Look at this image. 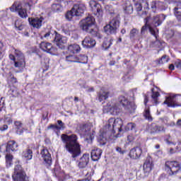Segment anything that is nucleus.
<instances>
[{
    "label": "nucleus",
    "mask_w": 181,
    "mask_h": 181,
    "mask_svg": "<svg viewBox=\"0 0 181 181\" xmlns=\"http://www.w3.org/2000/svg\"><path fill=\"white\" fill-rule=\"evenodd\" d=\"M146 15H148V12L143 11L141 16V18H144V16H146Z\"/></svg>",
    "instance_id": "obj_63"
},
{
    "label": "nucleus",
    "mask_w": 181,
    "mask_h": 181,
    "mask_svg": "<svg viewBox=\"0 0 181 181\" xmlns=\"http://www.w3.org/2000/svg\"><path fill=\"white\" fill-rule=\"evenodd\" d=\"M169 62V57L166 55H163L161 59H159V64H163L164 63H168Z\"/></svg>",
    "instance_id": "obj_44"
},
{
    "label": "nucleus",
    "mask_w": 181,
    "mask_h": 181,
    "mask_svg": "<svg viewBox=\"0 0 181 181\" xmlns=\"http://www.w3.org/2000/svg\"><path fill=\"white\" fill-rule=\"evenodd\" d=\"M18 149V144L15 141H10L8 142L6 151V152H13L14 151H16Z\"/></svg>",
    "instance_id": "obj_30"
},
{
    "label": "nucleus",
    "mask_w": 181,
    "mask_h": 181,
    "mask_svg": "<svg viewBox=\"0 0 181 181\" xmlns=\"http://www.w3.org/2000/svg\"><path fill=\"white\" fill-rule=\"evenodd\" d=\"M112 42H114V40H112V38L105 39L103 44V49H105V50H107V49H110V47H111V45H112Z\"/></svg>",
    "instance_id": "obj_38"
},
{
    "label": "nucleus",
    "mask_w": 181,
    "mask_h": 181,
    "mask_svg": "<svg viewBox=\"0 0 181 181\" xmlns=\"http://www.w3.org/2000/svg\"><path fill=\"white\" fill-rule=\"evenodd\" d=\"M116 151L117 152H119V153H121V155H124V153H125V151L122 150V148H121L120 147H117Z\"/></svg>",
    "instance_id": "obj_56"
},
{
    "label": "nucleus",
    "mask_w": 181,
    "mask_h": 181,
    "mask_svg": "<svg viewBox=\"0 0 181 181\" xmlns=\"http://www.w3.org/2000/svg\"><path fill=\"white\" fill-rule=\"evenodd\" d=\"M12 118L11 117H6L5 119V122H6L7 124H12Z\"/></svg>",
    "instance_id": "obj_59"
},
{
    "label": "nucleus",
    "mask_w": 181,
    "mask_h": 181,
    "mask_svg": "<svg viewBox=\"0 0 181 181\" xmlns=\"http://www.w3.org/2000/svg\"><path fill=\"white\" fill-rule=\"evenodd\" d=\"M13 158V157L11 154H7L6 156V162L7 165H9V166H11V163H12Z\"/></svg>",
    "instance_id": "obj_46"
},
{
    "label": "nucleus",
    "mask_w": 181,
    "mask_h": 181,
    "mask_svg": "<svg viewBox=\"0 0 181 181\" xmlns=\"http://www.w3.org/2000/svg\"><path fill=\"white\" fill-rule=\"evenodd\" d=\"M166 143L168 144V145H176V143L172 142L169 140H166Z\"/></svg>",
    "instance_id": "obj_61"
},
{
    "label": "nucleus",
    "mask_w": 181,
    "mask_h": 181,
    "mask_svg": "<svg viewBox=\"0 0 181 181\" xmlns=\"http://www.w3.org/2000/svg\"><path fill=\"white\" fill-rule=\"evenodd\" d=\"M136 127V124L135 123H129L125 127V131H134Z\"/></svg>",
    "instance_id": "obj_42"
},
{
    "label": "nucleus",
    "mask_w": 181,
    "mask_h": 181,
    "mask_svg": "<svg viewBox=\"0 0 181 181\" xmlns=\"http://www.w3.org/2000/svg\"><path fill=\"white\" fill-rule=\"evenodd\" d=\"M61 139L64 144V148L71 153L73 158H77V156H80L81 153V148L80 147V144L77 141L78 138H77V135L71 134H62Z\"/></svg>",
    "instance_id": "obj_2"
},
{
    "label": "nucleus",
    "mask_w": 181,
    "mask_h": 181,
    "mask_svg": "<svg viewBox=\"0 0 181 181\" xmlns=\"http://www.w3.org/2000/svg\"><path fill=\"white\" fill-rule=\"evenodd\" d=\"M52 9L55 11H60L62 9V6L60 4H54L52 6Z\"/></svg>",
    "instance_id": "obj_48"
},
{
    "label": "nucleus",
    "mask_w": 181,
    "mask_h": 181,
    "mask_svg": "<svg viewBox=\"0 0 181 181\" xmlns=\"http://www.w3.org/2000/svg\"><path fill=\"white\" fill-rule=\"evenodd\" d=\"M98 95L99 101L101 102V101H104V100H107V98L110 97V90H108L101 89V90L100 91Z\"/></svg>",
    "instance_id": "obj_29"
},
{
    "label": "nucleus",
    "mask_w": 181,
    "mask_h": 181,
    "mask_svg": "<svg viewBox=\"0 0 181 181\" xmlns=\"http://www.w3.org/2000/svg\"><path fill=\"white\" fill-rule=\"evenodd\" d=\"M123 8L125 13L131 14L134 12V7L129 1H127L124 4Z\"/></svg>",
    "instance_id": "obj_33"
},
{
    "label": "nucleus",
    "mask_w": 181,
    "mask_h": 181,
    "mask_svg": "<svg viewBox=\"0 0 181 181\" xmlns=\"http://www.w3.org/2000/svg\"><path fill=\"white\" fill-rule=\"evenodd\" d=\"M40 155L44 162L50 166L52 165V155H50V153H49V150L46 148L42 149L41 151Z\"/></svg>",
    "instance_id": "obj_19"
},
{
    "label": "nucleus",
    "mask_w": 181,
    "mask_h": 181,
    "mask_svg": "<svg viewBox=\"0 0 181 181\" xmlns=\"http://www.w3.org/2000/svg\"><path fill=\"white\" fill-rule=\"evenodd\" d=\"M166 19V16L163 14H160L154 16L153 18H150V23L151 26H160L162 25V22Z\"/></svg>",
    "instance_id": "obj_17"
},
{
    "label": "nucleus",
    "mask_w": 181,
    "mask_h": 181,
    "mask_svg": "<svg viewBox=\"0 0 181 181\" xmlns=\"http://www.w3.org/2000/svg\"><path fill=\"white\" fill-rule=\"evenodd\" d=\"M44 37L45 39H47V40H50V39H52V37H53V33H52L51 31H47V33H45V34L44 35Z\"/></svg>",
    "instance_id": "obj_47"
},
{
    "label": "nucleus",
    "mask_w": 181,
    "mask_h": 181,
    "mask_svg": "<svg viewBox=\"0 0 181 181\" xmlns=\"http://www.w3.org/2000/svg\"><path fill=\"white\" fill-rule=\"evenodd\" d=\"M6 129H8V125L6 124H4L1 127H0L1 131H6Z\"/></svg>",
    "instance_id": "obj_60"
},
{
    "label": "nucleus",
    "mask_w": 181,
    "mask_h": 181,
    "mask_svg": "<svg viewBox=\"0 0 181 181\" xmlns=\"http://www.w3.org/2000/svg\"><path fill=\"white\" fill-rule=\"evenodd\" d=\"M45 62H43V61L42 62V64L43 63H45V69L46 70H47V69H49V62H50V59H49V58H45L44 59Z\"/></svg>",
    "instance_id": "obj_53"
},
{
    "label": "nucleus",
    "mask_w": 181,
    "mask_h": 181,
    "mask_svg": "<svg viewBox=\"0 0 181 181\" xmlns=\"http://www.w3.org/2000/svg\"><path fill=\"white\" fill-rule=\"evenodd\" d=\"M122 119L110 118L106 125L103 127V130L98 137V141L100 145H105L107 144V132H115V131L121 132L122 131Z\"/></svg>",
    "instance_id": "obj_1"
},
{
    "label": "nucleus",
    "mask_w": 181,
    "mask_h": 181,
    "mask_svg": "<svg viewBox=\"0 0 181 181\" xmlns=\"http://www.w3.org/2000/svg\"><path fill=\"white\" fill-rule=\"evenodd\" d=\"M165 167L168 175L170 176L176 175L180 170V164L177 161H167Z\"/></svg>",
    "instance_id": "obj_8"
},
{
    "label": "nucleus",
    "mask_w": 181,
    "mask_h": 181,
    "mask_svg": "<svg viewBox=\"0 0 181 181\" xmlns=\"http://www.w3.org/2000/svg\"><path fill=\"white\" fill-rule=\"evenodd\" d=\"M138 33H139V31L135 28H133L130 31V37H135Z\"/></svg>",
    "instance_id": "obj_49"
},
{
    "label": "nucleus",
    "mask_w": 181,
    "mask_h": 181,
    "mask_svg": "<svg viewBox=\"0 0 181 181\" xmlns=\"http://www.w3.org/2000/svg\"><path fill=\"white\" fill-rule=\"evenodd\" d=\"M95 23V19L94 17L89 16L80 22V26L82 30L95 36L97 35V28Z\"/></svg>",
    "instance_id": "obj_3"
},
{
    "label": "nucleus",
    "mask_w": 181,
    "mask_h": 181,
    "mask_svg": "<svg viewBox=\"0 0 181 181\" xmlns=\"http://www.w3.org/2000/svg\"><path fill=\"white\" fill-rule=\"evenodd\" d=\"M30 8L23 7L20 11H17L20 18L26 19L28 18V11H30Z\"/></svg>",
    "instance_id": "obj_35"
},
{
    "label": "nucleus",
    "mask_w": 181,
    "mask_h": 181,
    "mask_svg": "<svg viewBox=\"0 0 181 181\" xmlns=\"http://www.w3.org/2000/svg\"><path fill=\"white\" fill-rule=\"evenodd\" d=\"M142 155V149L140 147H136L131 149L129 156L132 159H138Z\"/></svg>",
    "instance_id": "obj_23"
},
{
    "label": "nucleus",
    "mask_w": 181,
    "mask_h": 181,
    "mask_svg": "<svg viewBox=\"0 0 181 181\" xmlns=\"http://www.w3.org/2000/svg\"><path fill=\"white\" fill-rule=\"evenodd\" d=\"M6 18V11H0V20L4 21Z\"/></svg>",
    "instance_id": "obj_51"
},
{
    "label": "nucleus",
    "mask_w": 181,
    "mask_h": 181,
    "mask_svg": "<svg viewBox=\"0 0 181 181\" xmlns=\"http://www.w3.org/2000/svg\"><path fill=\"white\" fill-rule=\"evenodd\" d=\"M103 151L100 148H96L92 150L91 151V158L92 160L97 161L101 158Z\"/></svg>",
    "instance_id": "obj_26"
},
{
    "label": "nucleus",
    "mask_w": 181,
    "mask_h": 181,
    "mask_svg": "<svg viewBox=\"0 0 181 181\" xmlns=\"http://www.w3.org/2000/svg\"><path fill=\"white\" fill-rule=\"evenodd\" d=\"M88 61V58L87 57V56L86 55H80L79 57H78V61L76 62V63H87V62Z\"/></svg>",
    "instance_id": "obj_40"
},
{
    "label": "nucleus",
    "mask_w": 181,
    "mask_h": 181,
    "mask_svg": "<svg viewBox=\"0 0 181 181\" xmlns=\"http://www.w3.org/2000/svg\"><path fill=\"white\" fill-rule=\"evenodd\" d=\"M65 62H67V63H77L78 57L74 53L68 52L65 56Z\"/></svg>",
    "instance_id": "obj_27"
},
{
    "label": "nucleus",
    "mask_w": 181,
    "mask_h": 181,
    "mask_svg": "<svg viewBox=\"0 0 181 181\" xmlns=\"http://www.w3.org/2000/svg\"><path fill=\"white\" fill-rule=\"evenodd\" d=\"M23 158H25L27 160H30L33 158V151L31 149H27L23 152Z\"/></svg>",
    "instance_id": "obj_37"
},
{
    "label": "nucleus",
    "mask_w": 181,
    "mask_h": 181,
    "mask_svg": "<svg viewBox=\"0 0 181 181\" xmlns=\"http://www.w3.org/2000/svg\"><path fill=\"white\" fill-rule=\"evenodd\" d=\"M153 168V161L152 160V158L147 157L143 165L144 173H150Z\"/></svg>",
    "instance_id": "obj_20"
},
{
    "label": "nucleus",
    "mask_w": 181,
    "mask_h": 181,
    "mask_svg": "<svg viewBox=\"0 0 181 181\" xmlns=\"http://www.w3.org/2000/svg\"><path fill=\"white\" fill-rule=\"evenodd\" d=\"M80 50H81V47L77 44H72L68 46V53H74V54H76V53H78Z\"/></svg>",
    "instance_id": "obj_31"
},
{
    "label": "nucleus",
    "mask_w": 181,
    "mask_h": 181,
    "mask_svg": "<svg viewBox=\"0 0 181 181\" xmlns=\"http://www.w3.org/2000/svg\"><path fill=\"white\" fill-rule=\"evenodd\" d=\"M104 110L106 112L110 111L112 115H118L119 112H121V107H119V105L115 103V102H108V103L104 106Z\"/></svg>",
    "instance_id": "obj_9"
},
{
    "label": "nucleus",
    "mask_w": 181,
    "mask_h": 181,
    "mask_svg": "<svg viewBox=\"0 0 181 181\" xmlns=\"http://www.w3.org/2000/svg\"><path fill=\"white\" fill-rule=\"evenodd\" d=\"M60 128L61 127L57 126V124H50L49 126L47 127V129H53L54 132H56V131H59Z\"/></svg>",
    "instance_id": "obj_45"
},
{
    "label": "nucleus",
    "mask_w": 181,
    "mask_h": 181,
    "mask_svg": "<svg viewBox=\"0 0 181 181\" xmlns=\"http://www.w3.org/2000/svg\"><path fill=\"white\" fill-rule=\"evenodd\" d=\"M73 16H76L74 11H73V8L71 11H68L65 15V18L68 21H71V19H73Z\"/></svg>",
    "instance_id": "obj_41"
},
{
    "label": "nucleus",
    "mask_w": 181,
    "mask_h": 181,
    "mask_svg": "<svg viewBox=\"0 0 181 181\" xmlns=\"http://www.w3.org/2000/svg\"><path fill=\"white\" fill-rule=\"evenodd\" d=\"M28 22L30 25L33 28H36V29H39V28L42 27V22H43V18H28Z\"/></svg>",
    "instance_id": "obj_22"
},
{
    "label": "nucleus",
    "mask_w": 181,
    "mask_h": 181,
    "mask_svg": "<svg viewBox=\"0 0 181 181\" xmlns=\"http://www.w3.org/2000/svg\"><path fill=\"white\" fill-rule=\"evenodd\" d=\"M151 17H147L144 18V23L145 25L141 28V35H145L146 31L149 30L150 33L156 37V39H158V33L159 32V30L158 28H152V25L151 24Z\"/></svg>",
    "instance_id": "obj_7"
},
{
    "label": "nucleus",
    "mask_w": 181,
    "mask_h": 181,
    "mask_svg": "<svg viewBox=\"0 0 181 181\" xmlns=\"http://www.w3.org/2000/svg\"><path fill=\"white\" fill-rule=\"evenodd\" d=\"M174 15L178 21H181V2L175 3L174 8Z\"/></svg>",
    "instance_id": "obj_32"
},
{
    "label": "nucleus",
    "mask_w": 181,
    "mask_h": 181,
    "mask_svg": "<svg viewBox=\"0 0 181 181\" xmlns=\"http://www.w3.org/2000/svg\"><path fill=\"white\" fill-rule=\"evenodd\" d=\"M14 53L16 57L13 54H10L9 59L14 62L15 67H18V69L25 67L26 62H25V55L19 49H15Z\"/></svg>",
    "instance_id": "obj_4"
},
{
    "label": "nucleus",
    "mask_w": 181,
    "mask_h": 181,
    "mask_svg": "<svg viewBox=\"0 0 181 181\" xmlns=\"http://www.w3.org/2000/svg\"><path fill=\"white\" fill-rule=\"evenodd\" d=\"M40 48L42 49L43 52L49 53V54H56V53H57V48L53 47V45L50 42H41L40 44Z\"/></svg>",
    "instance_id": "obj_14"
},
{
    "label": "nucleus",
    "mask_w": 181,
    "mask_h": 181,
    "mask_svg": "<svg viewBox=\"0 0 181 181\" xmlns=\"http://www.w3.org/2000/svg\"><path fill=\"white\" fill-rule=\"evenodd\" d=\"M144 115L146 119H148V121H152V116L151 115V112L149 111V109L145 110Z\"/></svg>",
    "instance_id": "obj_43"
},
{
    "label": "nucleus",
    "mask_w": 181,
    "mask_h": 181,
    "mask_svg": "<svg viewBox=\"0 0 181 181\" xmlns=\"http://www.w3.org/2000/svg\"><path fill=\"white\" fill-rule=\"evenodd\" d=\"M86 11V4L83 2H78L74 5L72 12H74L76 16H81Z\"/></svg>",
    "instance_id": "obj_16"
},
{
    "label": "nucleus",
    "mask_w": 181,
    "mask_h": 181,
    "mask_svg": "<svg viewBox=\"0 0 181 181\" xmlns=\"http://www.w3.org/2000/svg\"><path fill=\"white\" fill-rule=\"evenodd\" d=\"M54 42L56 43L57 46L60 49H63V45H66L67 43V37L62 36L60 34H57V33L54 32Z\"/></svg>",
    "instance_id": "obj_18"
},
{
    "label": "nucleus",
    "mask_w": 181,
    "mask_h": 181,
    "mask_svg": "<svg viewBox=\"0 0 181 181\" xmlns=\"http://www.w3.org/2000/svg\"><path fill=\"white\" fill-rule=\"evenodd\" d=\"M175 67H177V69H179V70H181V61H177L175 63Z\"/></svg>",
    "instance_id": "obj_55"
},
{
    "label": "nucleus",
    "mask_w": 181,
    "mask_h": 181,
    "mask_svg": "<svg viewBox=\"0 0 181 181\" xmlns=\"http://www.w3.org/2000/svg\"><path fill=\"white\" fill-rule=\"evenodd\" d=\"M57 122H58V124L59 125L58 127L60 128V129H63L64 125L63 122L62 120H58Z\"/></svg>",
    "instance_id": "obj_58"
},
{
    "label": "nucleus",
    "mask_w": 181,
    "mask_h": 181,
    "mask_svg": "<svg viewBox=\"0 0 181 181\" xmlns=\"http://www.w3.org/2000/svg\"><path fill=\"white\" fill-rule=\"evenodd\" d=\"M151 8L153 12H156V9H160L162 11L165 9V4L161 1H152L151 4Z\"/></svg>",
    "instance_id": "obj_28"
},
{
    "label": "nucleus",
    "mask_w": 181,
    "mask_h": 181,
    "mask_svg": "<svg viewBox=\"0 0 181 181\" xmlns=\"http://www.w3.org/2000/svg\"><path fill=\"white\" fill-rule=\"evenodd\" d=\"M150 128L151 134L163 132L165 131V128L163 126H158L156 124H152Z\"/></svg>",
    "instance_id": "obj_34"
},
{
    "label": "nucleus",
    "mask_w": 181,
    "mask_h": 181,
    "mask_svg": "<svg viewBox=\"0 0 181 181\" xmlns=\"http://www.w3.org/2000/svg\"><path fill=\"white\" fill-rule=\"evenodd\" d=\"M32 5L28 2L21 1H16L10 7L11 12H18L23 9V8H30Z\"/></svg>",
    "instance_id": "obj_12"
},
{
    "label": "nucleus",
    "mask_w": 181,
    "mask_h": 181,
    "mask_svg": "<svg viewBox=\"0 0 181 181\" xmlns=\"http://www.w3.org/2000/svg\"><path fill=\"white\" fill-rule=\"evenodd\" d=\"M135 5L137 12H141V11H142V5L139 3H136Z\"/></svg>",
    "instance_id": "obj_52"
},
{
    "label": "nucleus",
    "mask_w": 181,
    "mask_h": 181,
    "mask_svg": "<svg viewBox=\"0 0 181 181\" xmlns=\"http://www.w3.org/2000/svg\"><path fill=\"white\" fill-rule=\"evenodd\" d=\"M159 97H160V93L155 88L151 89V103L153 105H158L159 104Z\"/></svg>",
    "instance_id": "obj_24"
},
{
    "label": "nucleus",
    "mask_w": 181,
    "mask_h": 181,
    "mask_svg": "<svg viewBox=\"0 0 181 181\" xmlns=\"http://www.w3.org/2000/svg\"><path fill=\"white\" fill-rule=\"evenodd\" d=\"M89 5L91 8L92 12L98 17H103V9H101V5L97 3L96 1L90 0L89 2Z\"/></svg>",
    "instance_id": "obj_13"
},
{
    "label": "nucleus",
    "mask_w": 181,
    "mask_h": 181,
    "mask_svg": "<svg viewBox=\"0 0 181 181\" xmlns=\"http://www.w3.org/2000/svg\"><path fill=\"white\" fill-rule=\"evenodd\" d=\"M14 125L17 129L16 132L18 135L23 134V124L21 121L14 122Z\"/></svg>",
    "instance_id": "obj_36"
},
{
    "label": "nucleus",
    "mask_w": 181,
    "mask_h": 181,
    "mask_svg": "<svg viewBox=\"0 0 181 181\" xmlns=\"http://www.w3.org/2000/svg\"><path fill=\"white\" fill-rule=\"evenodd\" d=\"M177 125H178L179 127H181V119H179V120L177 122Z\"/></svg>",
    "instance_id": "obj_64"
},
{
    "label": "nucleus",
    "mask_w": 181,
    "mask_h": 181,
    "mask_svg": "<svg viewBox=\"0 0 181 181\" xmlns=\"http://www.w3.org/2000/svg\"><path fill=\"white\" fill-rule=\"evenodd\" d=\"M13 181H29V177L23 170L21 165H16L14 168V173L12 175Z\"/></svg>",
    "instance_id": "obj_6"
},
{
    "label": "nucleus",
    "mask_w": 181,
    "mask_h": 181,
    "mask_svg": "<svg viewBox=\"0 0 181 181\" xmlns=\"http://www.w3.org/2000/svg\"><path fill=\"white\" fill-rule=\"evenodd\" d=\"M119 102L125 108V110H127L129 112H134V111L136 110V105H135V103L128 101V99L125 98V96H120L119 98Z\"/></svg>",
    "instance_id": "obj_11"
},
{
    "label": "nucleus",
    "mask_w": 181,
    "mask_h": 181,
    "mask_svg": "<svg viewBox=\"0 0 181 181\" xmlns=\"http://www.w3.org/2000/svg\"><path fill=\"white\" fill-rule=\"evenodd\" d=\"M119 18L118 17H115L112 18L109 24L106 25L104 27V32L107 35H115L117 34V31L119 28Z\"/></svg>",
    "instance_id": "obj_5"
},
{
    "label": "nucleus",
    "mask_w": 181,
    "mask_h": 181,
    "mask_svg": "<svg viewBox=\"0 0 181 181\" xmlns=\"http://www.w3.org/2000/svg\"><path fill=\"white\" fill-rule=\"evenodd\" d=\"M4 47V43L0 41V60L2 59V48Z\"/></svg>",
    "instance_id": "obj_57"
},
{
    "label": "nucleus",
    "mask_w": 181,
    "mask_h": 181,
    "mask_svg": "<svg viewBox=\"0 0 181 181\" xmlns=\"http://www.w3.org/2000/svg\"><path fill=\"white\" fill-rule=\"evenodd\" d=\"M91 128L87 124H83L81 127V134L86 136V141L88 144H91L93 139H94V132H91Z\"/></svg>",
    "instance_id": "obj_10"
},
{
    "label": "nucleus",
    "mask_w": 181,
    "mask_h": 181,
    "mask_svg": "<svg viewBox=\"0 0 181 181\" xmlns=\"http://www.w3.org/2000/svg\"><path fill=\"white\" fill-rule=\"evenodd\" d=\"M105 8L106 9L107 12L109 13H114V9L112 8V6H105Z\"/></svg>",
    "instance_id": "obj_50"
},
{
    "label": "nucleus",
    "mask_w": 181,
    "mask_h": 181,
    "mask_svg": "<svg viewBox=\"0 0 181 181\" xmlns=\"http://www.w3.org/2000/svg\"><path fill=\"white\" fill-rule=\"evenodd\" d=\"M95 45H96L95 40L90 37H86L82 41L83 47H86V49H91V47H94Z\"/></svg>",
    "instance_id": "obj_21"
},
{
    "label": "nucleus",
    "mask_w": 181,
    "mask_h": 181,
    "mask_svg": "<svg viewBox=\"0 0 181 181\" xmlns=\"http://www.w3.org/2000/svg\"><path fill=\"white\" fill-rule=\"evenodd\" d=\"M175 95L170 94L168 96L165 97V100L163 104H165L168 107L171 108H175L176 107H181V103H177L175 98Z\"/></svg>",
    "instance_id": "obj_15"
},
{
    "label": "nucleus",
    "mask_w": 181,
    "mask_h": 181,
    "mask_svg": "<svg viewBox=\"0 0 181 181\" xmlns=\"http://www.w3.org/2000/svg\"><path fill=\"white\" fill-rule=\"evenodd\" d=\"M7 80L8 81H11V83H12V84H15V83H18V80L16 79V78H15L13 74H12V72H9L7 74Z\"/></svg>",
    "instance_id": "obj_39"
},
{
    "label": "nucleus",
    "mask_w": 181,
    "mask_h": 181,
    "mask_svg": "<svg viewBox=\"0 0 181 181\" xmlns=\"http://www.w3.org/2000/svg\"><path fill=\"white\" fill-rule=\"evenodd\" d=\"M122 80H124V81H126L127 83H128L129 81V80H131V78H129V74H125L123 76Z\"/></svg>",
    "instance_id": "obj_54"
},
{
    "label": "nucleus",
    "mask_w": 181,
    "mask_h": 181,
    "mask_svg": "<svg viewBox=\"0 0 181 181\" xmlns=\"http://www.w3.org/2000/svg\"><path fill=\"white\" fill-rule=\"evenodd\" d=\"M88 162H90V155L83 154L79 160L78 167L83 169L88 165Z\"/></svg>",
    "instance_id": "obj_25"
},
{
    "label": "nucleus",
    "mask_w": 181,
    "mask_h": 181,
    "mask_svg": "<svg viewBox=\"0 0 181 181\" xmlns=\"http://www.w3.org/2000/svg\"><path fill=\"white\" fill-rule=\"evenodd\" d=\"M168 69L170 70H175V65H173V64H170Z\"/></svg>",
    "instance_id": "obj_62"
}]
</instances>
